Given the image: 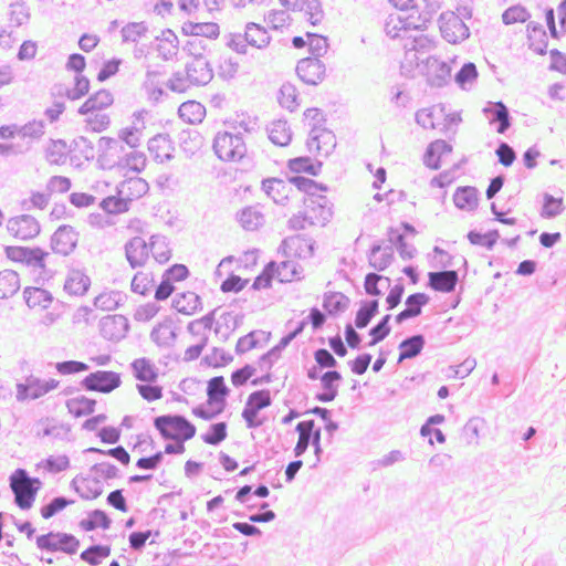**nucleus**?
I'll list each match as a JSON object with an SVG mask.
<instances>
[{"label": "nucleus", "mask_w": 566, "mask_h": 566, "mask_svg": "<svg viewBox=\"0 0 566 566\" xmlns=\"http://www.w3.org/2000/svg\"><path fill=\"white\" fill-rule=\"evenodd\" d=\"M130 369L136 380V390L144 401L154 403L164 398V387L158 382L159 369L150 358H135Z\"/></svg>", "instance_id": "obj_1"}, {"label": "nucleus", "mask_w": 566, "mask_h": 566, "mask_svg": "<svg viewBox=\"0 0 566 566\" xmlns=\"http://www.w3.org/2000/svg\"><path fill=\"white\" fill-rule=\"evenodd\" d=\"M262 190L272 198L275 203L285 205L293 188L283 179L268 178L262 180Z\"/></svg>", "instance_id": "obj_27"}, {"label": "nucleus", "mask_w": 566, "mask_h": 566, "mask_svg": "<svg viewBox=\"0 0 566 566\" xmlns=\"http://www.w3.org/2000/svg\"><path fill=\"white\" fill-rule=\"evenodd\" d=\"M472 18V10L462 7L458 9V13L453 11L442 12L439 17V29L442 38L451 43H461L470 36V29L464 19Z\"/></svg>", "instance_id": "obj_5"}, {"label": "nucleus", "mask_w": 566, "mask_h": 566, "mask_svg": "<svg viewBox=\"0 0 566 566\" xmlns=\"http://www.w3.org/2000/svg\"><path fill=\"white\" fill-rule=\"evenodd\" d=\"M453 202L460 210L474 211L479 203V191L471 186L459 187L453 195Z\"/></svg>", "instance_id": "obj_37"}, {"label": "nucleus", "mask_w": 566, "mask_h": 566, "mask_svg": "<svg viewBox=\"0 0 566 566\" xmlns=\"http://www.w3.org/2000/svg\"><path fill=\"white\" fill-rule=\"evenodd\" d=\"M294 338L295 337H292V334L289 333L281 338L276 346H274L268 353L261 355L258 360L259 369L262 371H269L274 361H276L281 356L282 349L285 348Z\"/></svg>", "instance_id": "obj_49"}, {"label": "nucleus", "mask_w": 566, "mask_h": 566, "mask_svg": "<svg viewBox=\"0 0 566 566\" xmlns=\"http://www.w3.org/2000/svg\"><path fill=\"white\" fill-rule=\"evenodd\" d=\"M97 401L85 395H77L66 400V409L74 418H83L95 411Z\"/></svg>", "instance_id": "obj_34"}, {"label": "nucleus", "mask_w": 566, "mask_h": 566, "mask_svg": "<svg viewBox=\"0 0 566 566\" xmlns=\"http://www.w3.org/2000/svg\"><path fill=\"white\" fill-rule=\"evenodd\" d=\"M527 40L528 48L533 52L539 55H545L547 53V34L541 23L531 21L527 24Z\"/></svg>", "instance_id": "obj_33"}, {"label": "nucleus", "mask_w": 566, "mask_h": 566, "mask_svg": "<svg viewBox=\"0 0 566 566\" xmlns=\"http://www.w3.org/2000/svg\"><path fill=\"white\" fill-rule=\"evenodd\" d=\"M118 193L126 197L129 201L137 200L148 192V184L139 176L124 177Z\"/></svg>", "instance_id": "obj_32"}, {"label": "nucleus", "mask_w": 566, "mask_h": 566, "mask_svg": "<svg viewBox=\"0 0 566 566\" xmlns=\"http://www.w3.org/2000/svg\"><path fill=\"white\" fill-rule=\"evenodd\" d=\"M154 275L148 271L137 272L132 280V290L140 295H146L154 287Z\"/></svg>", "instance_id": "obj_58"}, {"label": "nucleus", "mask_w": 566, "mask_h": 566, "mask_svg": "<svg viewBox=\"0 0 566 566\" xmlns=\"http://www.w3.org/2000/svg\"><path fill=\"white\" fill-rule=\"evenodd\" d=\"M379 313V301L378 300H369L361 301L360 307L355 316V327L358 329H363L369 325L371 319Z\"/></svg>", "instance_id": "obj_46"}, {"label": "nucleus", "mask_w": 566, "mask_h": 566, "mask_svg": "<svg viewBox=\"0 0 566 566\" xmlns=\"http://www.w3.org/2000/svg\"><path fill=\"white\" fill-rule=\"evenodd\" d=\"M304 6L300 8L297 11L304 12L307 21L316 25L318 24L323 18H324V11L322 8V3L319 0H305Z\"/></svg>", "instance_id": "obj_63"}, {"label": "nucleus", "mask_w": 566, "mask_h": 566, "mask_svg": "<svg viewBox=\"0 0 566 566\" xmlns=\"http://www.w3.org/2000/svg\"><path fill=\"white\" fill-rule=\"evenodd\" d=\"M122 376L114 370H96L88 374L82 386L87 391L111 394L122 386Z\"/></svg>", "instance_id": "obj_9"}, {"label": "nucleus", "mask_w": 566, "mask_h": 566, "mask_svg": "<svg viewBox=\"0 0 566 566\" xmlns=\"http://www.w3.org/2000/svg\"><path fill=\"white\" fill-rule=\"evenodd\" d=\"M59 385L60 382L52 378L45 380L31 376L17 385V398L21 401L39 399L56 389Z\"/></svg>", "instance_id": "obj_11"}, {"label": "nucleus", "mask_w": 566, "mask_h": 566, "mask_svg": "<svg viewBox=\"0 0 566 566\" xmlns=\"http://www.w3.org/2000/svg\"><path fill=\"white\" fill-rule=\"evenodd\" d=\"M111 555V548L108 546H91L81 553V559L85 563L96 566L102 563L103 559Z\"/></svg>", "instance_id": "obj_61"}, {"label": "nucleus", "mask_w": 566, "mask_h": 566, "mask_svg": "<svg viewBox=\"0 0 566 566\" xmlns=\"http://www.w3.org/2000/svg\"><path fill=\"white\" fill-rule=\"evenodd\" d=\"M304 207L315 226H325L332 218V203L327 197L304 198Z\"/></svg>", "instance_id": "obj_16"}, {"label": "nucleus", "mask_w": 566, "mask_h": 566, "mask_svg": "<svg viewBox=\"0 0 566 566\" xmlns=\"http://www.w3.org/2000/svg\"><path fill=\"white\" fill-rule=\"evenodd\" d=\"M392 245L382 247L380 242L374 243L368 252V264L378 272L385 271L394 261Z\"/></svg>", "instance_id": "obj_24"}, {"label": "nucleus", "mask_w": 566, "mask_h": 566, "mask_svg": "<svg viewBox=\"0 0 566 566\" xmlns=\"http://www.w3.org/2000/svg\"><path fill=\"white\" fill-rule=\"evenodd\" d=\"M147 165L145 155L140 151H134L126 155L119 163L118 167L123 177L138 176Z\"/></svg>", "instance_id": "obj_41"}, {"label": "nucleus", "mask_w": 566, "mask_h": 566, "mask_svg": "<svg viewBox=\"0 0 566 566\" xmlns=\"http://www.w3.org/2000/svg\"><path fill=\"white\" fill-rule=\"evenodd\" d=\"M269 139L277 146H286L292 139L291 128L285 119L273 120L268 127Z\"/></svg>", "instance_id": "obj_45"}, {"label": "nucleus", "mask_w": 566, "mask_h": 566, "mask_svg": "<svg viewBox=\"0 0 566 566\" xmlns=\"http://www.w3.org/2000/svg\"><path fill=\"white\" fill-rule=\"evenodd\" d=\"M77 242V234L71 227H60L52 237V249L63 255L71 253Z\"/></svg>", "instance_id": "obj_23"}, {"label": "nucleus", "mask_w": 566, "mask_h": 566, "mask_svg": "<svg viewBox=\"0 0 566 566\" xmlns=\"http://www.w3.org/2000/svg\"><path fill=\"white\" fill-rule=\"evenodd\" d=\"M178 115L185 123L199 124L206 116V108L197 101H187L179 106Z\"/></svg>", "instance_id": "obj_43"}, {"label": "nucleus", "mask_w": 566, "mask_h": 566, "mask_svg": "<svg viewBox=\"0 0 566 566\" xmlns=\"http://www.w3.org/2000/svg\"><path fill=\"white\" fill-rule=\"evenodd\" d=\"M416 25L415 14L409 13L406 18L391 14L385 23V32L389 38L396 39L401 36L400 31L419 30Z\"/></svg>", "instance_id": "obj_36"}, {"label": "nucleus", "mask_w": 566, "mask_h": 566, "mask_svg": "<svg viewBox=\"0 0 566 566\" xmlns=\"http://www.w3.org/2000/svg\"><path fill=\"white\" fill-rule=\"evenodd\" d=\"M154 245H148L143 239L134 238L126 247V256L132 266H144L149 260Z\"/></svg>", "instance_id": "obj_29"}, {"label": "nucleus", "mask_w": 566, "mask_h": 566, "mask_svg": "<svg viewBox=\"0 0 566 566\" xmlns=\"http://www.w3.org/2000/svg\"><path fill=\"white\" fill-rule=\"evenodd\" d=\"M77 491L86 500H95L102 493V488L96 479L85 478L80 481Z\"/></svg>", "instance_id": "obj_64"}, {"label": "nucleus", "mask_w": 566, "mask_h": 566, "mask_svg": "<svg viewBox=\"0 0 566 566\" xmlns=\"http://www.w3.org/2000/svg\"><path fill=\"white\" fill-rule=\"evenodd\" d=\"M439 6L433 0H417L413 4L411 14H415L416 27L426 29L427 23L432 20L433 14L437 12Z\"/></svg>", "instance_id": "obj_42"}, {"label": "nucleus", "mask_w": 566, "mask_h": 566, "mask_svg": "<svg viewBox=\"0 0 566 566\" xmlns=\"http://www.w3.org/2000/svg\"><path fill=\"white\" fill-rule=\"evenodd\" d=\"M326 66L316 57H305L297 62L296 73L301 81L308 85H317L325 77Z\"/></svg>", "instance_id": "obj_15"}, {"label": "nucleus", "mask_w": 566, "mask_h": 566, "mask_svg": "<svg viewBox=\"0 0 566 566\" xmlns=\"http://www.w3.org/2000/svg\"><path fill=\"white\" fill-rule=\"evenodd\" d=\"M314 428H315V420H313V419L303 420L296 424L295 431L298 433V440L293 450L295 458L302 457L306 452L308 447L311 446V442H312L311 438H312Z\"/></svg>", "instance_id": "obj_40"}, {"label": "nucleus", "mask_w": 566, "mask_h": 566, "mask_svg": "<svg viewBox=\"0 0 566 566\" xmlns=\"http://www.w3.org/2000/svg\"><path fill=\"white\" fill-rule=\"evenodd\" d=\"M349 303V297L342 292H327L323 297V307L331 316L345 312Z\"/></svg>", "instance_id": "obj_44"}, {"label": "nucleus", "mask_w": 566, "mask_h": 566, "mask_svg": "<svg viewBox=\"0 0 566 566\" xmlns=\"http://www.w3.org/2000/svg\"><path fill=\"white\" fill-rule=\"evenodd\" d=\"M391 319V315L387 314L381 317V319L369 329V335L371 337L368 346H375L376 344L384 340L391 332V327L389 322Z\"/></svg>", "instance_id": "obj_60"}, {"label": "nucleus", "mask_w": 566, "mask_h": 566, "mask_svg": "<svg viewBox=\"0 0 566 566\" xmlns=\"http://www.w3.org/2000/svg\"><path fill=\"white\" fill-rule=\"evenodd\" d=\"M297 90L291 83H284L279 90L277 101L283 108H286L290 112H294L297 106Z\"/></svg>", "instance_id": "obj_55"}, {"label": "nucleus", "mask_w": 566, "mask_h": 566, "mask_svg": "<svg viewBox=\"0 0 566 566\" xmlns=\"http://www.w3.org/2000/svg\"><path fill=\"white\" fill-rule=\"evenodd\" d=\"M274 274L280 282H291L298 276V265L293 261H283L277 265L274 262Z\"/></svg>", "instance_id": "obj_62"}, {"label": "nucleus", "mask_w": 566, "mask_h": 566, "mask_svg": "<svg viewBox=\"0 0 566 566\" xmlns=\"http://www.w3.org/2000/svg\"><path fill=\"white\" fill-rule=\"evenodd\" d=\"M147 149L155 159L166 160L171 158L175 145L168 133H158L148 139Z\"/></svg>", "instance_id": "obj_22"}, {"label": "nucleus", "mask_w": 566, "mask_h": 566, "mask_svg": "<svg viewBox=\"0 0 566 566\" xmlns=\"http://www.w3.org/2000/svg\"><path fill=\"white\" fill-rule=\"evenodd\" d=\"M154 428L166 441L187 442L197 432L196 426L181 415H161L154 419Z\"/></svg>", "instance_id": "obj_3"}, {"label": "nucleus", "mask_w": 566, "mask_h": 566, "mask_svg": "<svg viewBox=\"0 0 566 566\" xmlns=\"http://www.w3.org/2000/svg\"><path fill=\"white\" fill-rule=\"evenodd\" d=\"M7 231L13 239L24 241L36 237L40 232V226L34 218L22 214L9 219Z\"/></svg>", "instance_id": "obj_13"}, {"label": "nucleus", "mask_w": 566, "mask_h": 566, "mask_svg": "<svg viewBox=\"0 0 566 566\" xmlns=\"http://www.w3.org/2000/svg\"><path fill=\"white\" fill-rule=\"evenodd\" d=\"M444 113V106L443 105H437L432 106L430 108H421L417 111L415 115L416 123L420 125L421 127L428 129V128H436L434 119L438 117V115L443 116Z\"/></svg>", "instance_id": "obj_53"}, {"label": "nucleus", "mask_w": 566, "mask_h": 566, "mask_svg": "<svg viewBox=\"0 0 566 566\" xmlns=\"http://www.w3.org/2000/svg\"><path fill=\"white\" fill-rule=\"evenodd\" d=\"M20 290V277L13 270H3L0 272V300H6L15 295Z\"/></svg>", "instance_id": "obj_47"}, {"label": "nucleus", "mask_w": 566, "mask_h": 566, "mask_svg": "<svg viewBox=\"0 0 566 566\" xmlns=\"http://www.w3.org/2000/svg\"><path fill=\"white\" fill-rule=\"evenodd\" d=\"M478 69L474 63L468 62L455 73L454 81L462 90H470L478 78Z\"/></svg>", "instance_id": "obj_54"}, {"label": "nucleus", "mask_w": 566, "mask_h": 566, "mask_svg": "<svg viewBox=\"0 0 566 566\" xmlns=\"http://www.w3.org/2000/svg\"><path fill=\"white\" fill-rule=\"evenodd\" d=\"M426 345V338L422 334H416L412 336H408L402 339L399 344V358L398 361L401 363L405 359H412L421 354L423 347Z\"/></svg>", "instance_id": "obj_38"}, {"label": "nucleus", "mask_w": 566, "mask_h": 566, "mask_svg": "<svg viewBox=\"0 0 566 566\" xmlns=\"http://www.w3.org/2000/svg\"><path fill=\"white\" fill-rule=\"evenodd\" d=\"M36 547L41 552L64 553L74 555L80 549V539L69 533L50 531L35 539Z\"/></svg>", "instance_id": "obj_7"}, {"label": "nucleus", "mask_w": 566, "mask_h": 566, "mask_svg": "<svg viewBox=\"0 0 566 566\" xmlns=\"http://www.w3.org/2000/svg\"><path fill=\"white\" fill-rule=\"evenodd\" d=\"M127 331L126 319L120 315H108L101 322V332L108 340H118Z\"/></svg>", "instance_id": "obj_31"}, {"label": "nucleus", "mask_w": 566, "mask_h": 566, "mask_svg": "<svg viewBox=\"0 0 566 566\" xmlns=\"http://www.w3.org/2000/svg\"><path fill=\"white\" fill-rule=\"evenodd\" d=\"M483 113L489 117L490 124L496 123V132L505 134L512 125V117L507 106L503 102H489L483 108Z\"/></svg>", "instance_id": "obj_20"}, {"label": "nucleus", "mask_w": 566, "mask_h": 566, "mask_svg": "<svg viewBox=\"0 0 566 566\" xmlns=\"http://www.w3.org/2000/svg\"><path fill=\"white\" fill-rule=\"evenodd\" d=\"M4 252L7 258L15 264L39 270L40 273L45 269L48 253L40 248L11 245L7 247Z\"/></svg>", "instance_id": "obj_8"}, {"label": "nucleus", "mask_w": 566, "mask_h": 566, "mask_svg": "<svg viewBox=\"0 0 566 566\" xmlns=\"http://www.w3.org/2000/svg\"><path fill=\"white\" fill-rule=\"evenodd\" d=\"M306 146L310 153H317L321 156L327 157L336 147V137L332 130L314 124L311 128Z\"/></svg>", "instance_id": "obj_12"}, {"label": "nucleus", "mask_w": 566, "mask_h": 566, "mask_svg": "<svg viewBox=\"0 0 566 566\" xmlns=\"http://www.w3.org/2000/svg\"><path fill=\"white\" fill-rule=\"evenodd\" d=\"M219 25L214 22H185L181 27V34L188 38H202L214 40L219 36Z\"/></svg>", "instance_id": "obj_26"}, {"label": "nucleus", "mask_w": 566, "mask_h": 566, "mask_svg": "<svg viewBox=\"0 0 566 566\" xmlns=\"http://www.w3.org/2000/svg\"><path fill=\"white\" fill-rule=\"evenodd\" d=\"M111 525V518L102 510L92 511L86 518L80 522V527L85 532H92L96 528L107 530Z\"/></svg>", "instance_id": "obj_51"}, {"label": "nucleus", "mask_w": 566, "mask_h": 566, "mask_svg": "<svg viewBox=\"0 0 566 566\" xmlns=\"http://www.w3.org/2000/svg\"><path fill=\"white\" fill-rule=\"evenodd\" d=\"M129 202L124 196H109L101 202V207L109 214H120L128 211Z\"/></svg>", "instance_id": "obj_57"}, {"label": "nucleus", "mask_w": 566, "mask_h": 566, "mask_svg": "<svg viewBox=\"0 0 566 566\" xmlns=\"http://www.w3.org/2000/svg\"><path fill=\"white\" fill-rule=\"evenodd\" d=\"M322 165V161H313L307 156L295 157L290 159L287 163V167L291 171L296 174L306 172L312 176H317L319 174Z\"/></svg>", "instance_id": "obj_50"}, {"label": "nucleus", "mask_w": 566, "mask_h": 566, "mask_svg": "<svg viewBox=\"0 0 566 566\" xmlns=\"http://www.w3.org/2000/svg\"><path fill=\"white\" fill-rule=\"evenodd\" d=\"M27 306L35 314L46 312L53 304V295L45 289L28 286L23 292Z\"/></svg>", "instance_id": "obj_18"}, {"label": "nucleus", "mask_w": 566, "mask_h": 566, "mask_svg": "<svg viewBox=\"0 0 566 566\" xmlns=\"http://www.w3.org/2000/svg\"><path fill=\"white\" fill-rule=\"evenodd\" d=\"M459 281L454 270L433 271L428 273V286L437 292L451 293Z\"/></svg>", "instance_id": "obj_21"}, {"label": "nucleus", "mask_w": 566, "mask_h": 566, "mask_svg": "<svg viewBox=\"0 0 566 566\" xmlns=\"http://www.w3.org/2000/svg\"><path fill=\"white\" fill-rule=\"evenodd\" d=\"M430 302L429 295L426 293L417 292L410 294L405 302L406 311L408 314L415 318L421 315L422 307L426 306Z\"/></svg>", "instance_id": "obj_59"}, {"label": "nucleus", "mask_w": 566, "mask_h": 566, "mask_svg": "<svg viewBox=\"0 0 566 566\" xmlns=\"http://www.w3.org/2000/svg\"><path fill=\"white\" fill-rule=\"evenodd\" d=\"M90 88V80L83 74H77L74 77L72 85L65 90L64 95L70 101H77L87 95Z\"/></svg>", "instance_id": "obj_52"}, {"label": "nucleus", "mask_w": 566, "mask_h": 566, "mask_svg": "<svg viewBox=\"0 0 566 566\" xmlns=\"http://www.w3.org/2000/svg\"><path fill=\"white\" fill-rule=\"evenodd\" d=\"M172 306L181 314L193 315L201 311V301L195 292L186 291L175 296Z\"/></svg>", "instance_id": "obj_35"}, {"label": "nucleus", "mask_w": 566, "mask_h": 566, "mask_svg": "<svg viewBox=\"0 0 566 566\" xmlns=\"http://www.w3.org/2000/svg\"><path fill=\"white\" fill-rule=\"evenodd\" d=\"M113 104V94L108 90L102 88L82 103L78 113L85 116V123L91 130L101 133L107 129L111 124V117L105 111L112 107Z\"/></svg>", "instance_id": "obj_2"}, {"label": "nucleus", "mask_w": 566, "mask_h": 566, "mask_svg": "<svg viewBox=\"0 0 566 566\" xmlns=\"http://www.w3.org/2000/svg\"><path fill=\"white\" fill-rule=\"evenodd\" d=\"M145 111H137L133 114V125L125 127L119 133V139L130 148L138 147L144 139Z\"/></svg>", "instance_id": "obj_19"}, {"label": "nucleus", "mask_w": 566, "mask_h": 566, "mask_svg": "<svg viewBox=\"0 0 566 566\" xmlns=\"http://www.w3.org/2000/svg\"><path fill=\"white\" fill-rule=\"evenodd\" d=\"M427 82L432 87H443L451 77L450 65L436 56H429L426 61Z\"/></svg>", "instance_id": "obj_17"}, {"label": "nucleus", "mask_w": 566, "mask_h": 566, "mask_svg": "<svg viewBox=\"0 0 566 566\" xmlns=\"http://www.w3.org/2000/svg\"><path fill=\"white\" fill-rule=\"evenodd\" d=\"M10 488L14 493L17 505L22 510H28L35 500V494L41 488V481L29 478L25 470L17 469L10 476Z\"/></svg>", "instance_id": "obj_6"}, {"label": "nucleus", "mask_w": 566, "mask_h": 566, "mask_svg": "<svg viewBox=\"0 0 566 566\" xmlns=\"http://www.w3.org/2000/svg\"><path fill=\"white\" fill-rule=\"evenodd\" d=\"M179 49V40L176 33L169 29L164 30L156 38V50L165 60L175 56Z\"/></svg>", "instance_id": "obj_39"}, {"label": "nucleus", "mask_w": 566, "mask_h": 566, "mask_svg": "<svg viewBox=\"0 0 566 566\" xmlns=\"http://www.w3.org/2000/svg\"><path fill=\"white\" fill-rule=\"evenodd\" d=\"M188 331L191 339L190 344L185 349L184 360L192 361L200 357L202 350L208 344L209 328L199 322H193L189 325Z\"/></svg>", "instance_id": "obj_14"}, {"label": "nucleus", "mask_w": 566, "mask_h": 566, "mask_svg": "<svg viewBox=\"0 0 566 566\" xmlns=\"http://www.w3.org/2000/svg\"><path fill=\"white\" fill-rule=\"evenodd\" d=\"M206 405L192 409V415L202 420H211L222 413L226 408V398L229 389L222 376H216L208 380Z\"/></svg>", "instance_id": "obj_4"}, {"label": "nucleus", "mask_w": 566, "mask_h": 566, "mask_svg": "<svg viewBox=\"0 0 566 566\" xmlns=\"http://www.w3.org/2000/svg\"><path fill=\"white\" fill-rule=\"evenodd\" d=\"M452 153V146L443 139H437L429 144L423 155V164L433 170L441 166V158Z\"/></svg>", "instance_id": "obj_30"}, {"label": "nucleus", "mask_w": 566, "mask_h": 566, "mask_svg": "<svg viewBox=\"0 0 566 566\" xmlns=\"http://www.w3.org/2000/svg\"><path fill=\"white\" fill-rule=\"evenodd\" d=\"M468 240L471 244L481 245L488 250H492L500 238L497 230H490L486 233H481L476 230H471L467 234Z\"/></svg>", "instance_id": "obj_56"}, {"label": "nucleus", "mask_w": 566, "mask_h": 566, "mask_svg": "<svg viewBox=\"0 0 566 566\" xmlns=\"http://www.w3.org/2000/svg\"><path fill=\"white\" fill-rule=\"evenodd\" d=\"M186 76L189 84L202 85L210 81L212 72L207 61L199 54L187 65Z\"/></svg>", "instance_id": "obj_28"}, {"label": "nucleus", "mask_w": 566, "mask_h": 566, "mask_svg": "<svg viewBox=\"0 0 566 566\" xmlns=\"http://www.w3.org/2000/svg\"><path fill=\"white\" fill-rule=\"evenodd\" d=\"M343 377L337 370H327L321 376L322 392L315 395L319 402H331L338 395V386Z\"/></svg>", "instance_id": "obj_25"}, {"label": "nucleus", "mask_w": 566, "mask_h": 566, "mask_svg": "<svg viewBox=\"0 0 566 566\" xmlns=\"http://www.w3.org/2000/svg\"><path fill=\"white\" fill-rule=\"evenodd\" d=\"M213 147L217 156L223 161H237L245 155L243 138L228 133L219 135Z\"/></svg>", "instance_id": "obj_10"}, {"label": "nucleus", "mask_w": 566, "mask_h": 566, "mask_svg": "<svg viewBox=\"0 0 566 566\" xmlns=\"http://www.w3.org/2000/svg\"><path fill=\"white\" fill-rule=\"evenodd\" d=\"M272 402L270 390L261 389L250 394V428L256 427V416L259 410L270 406Z\"/></svg>", "instance_id": "obj_48"}]
</instances>
